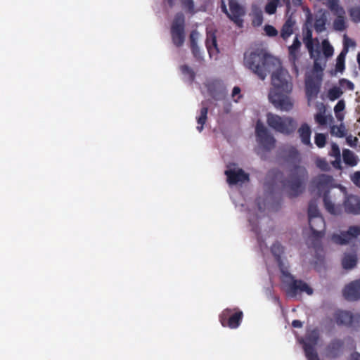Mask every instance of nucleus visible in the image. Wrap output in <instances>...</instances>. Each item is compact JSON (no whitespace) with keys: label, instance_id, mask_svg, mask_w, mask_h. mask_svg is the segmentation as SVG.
<instances>
[{"label":"nucleus","instance_id":"nucleus-13","mask_svg":"<svg viewBox=\"0 0 360 360\" xmlns=\"http://www.w3.org/2000/svg\"><path fill=\"white\" fill-rule=\"evenodd\" d=\"M333 179L331 176L321 174L311 181L313 191H316L319 197L328 195Z\"/></svg>","mask_w":360,"mask_h":360},{"label":"nucleus","instance_id":"nucleus-23","mask_svg":"<svg viewBox=\"0 0 360 360\" xmlns=\"http://www.w3.org/2000/svg\"><path fill=\"white\" fill-rule=\"evenodd\" d=\"M334 15L337 16V18L333 22L334 28L336 30L342 31L345 29V22L344 19V15L345 14V11L344 8L342 7V11H340L339 9L337 10H330Z\"/></svg>","mask_w":360,"mask_h":360},{"label":"nucleus","instance_id":"nucleus-18","mask_svg":"<svg viewBox=\"0 0 360 360\" xmlns=\"http://www.w3.org/2000/svg\"><path fill=\"white\" fill-rule=\"evenodd\" d=\"M227 176V181L231 185L237 184L239 182L243 183L249 181V175L242 169H230L225 171Z\"/></svg>","mask_w":360,"mask_h":360},{"label":"nucleus","instance_id":"nucleus-34","mask_svg":"<svg viewBox=\"0 0 360 360\" xmlns=\"http://www.w3.org/2000/svg\"><path fill=\"white\" fill-rule=\"evenodd\" d=\"M330 133L339 138L344 137L346 135L345 127L342 124L339 126L334 125L331 127Z\"/></svg>","mask_w":360,"mask_h":360},{"label":"nucleus","instance_id":"nucleus-27","mask_svg":"<svg viewBox=\"0 0 360 360\" xmlns=\"http://www.w3.org/2000/svg\"><path fill=\"white\" fill-rule=\"evenodd\" d=\"M202 107L200 109V115L196 117L198 126L197 129L199 132H201L203 129L204 124H205L207 120V112H208V108L206 106L204 103V102H202Z\"/></svg>","mask_w":360,"mask_h":360},{"label":"nucleus","instance_id":"nucleus-25","mask_svg":"<svg viewBox=\"0 0 360 360\" xmlns=\"http://www.w3.org/2000/svg\"><path fill=\"white\" fill-rule=\"evenodd\" d=\"M298 133L303 144L309 146H312L310 140L311 131L307 123H304L301 125L298 129Z\"/></svg>","mask_w":360,"mask_h":360},{"label":"nucleus","instance_id":"nucleus-5","mask_svg":"<svg viewBox=\"0 0 360 360\" xmlns=\"http://www.w3.org/2000/svg\"><path fill=\"white\" fill-rule=\"evenodd\" d=\"M282 283L286 286V293L294 297L299 292H305L307 295L313 293V289L302 280L295 279L294 276L288 271H282Z\"/></svg>","mask_w":360,"mask_h":360},{"label":"nucleus","instance_id":"nucleus-24","mask_svg":"<svg viewBox=\"0 0 360 360\" xmlns=\"http://www.w3.org/2000/svg\"><path fill=\"white\" fill-rule=\"evenodd\" d=\"M295 21L292 20V17H289L282 26L281 30V37L283 40H287L293 33V27Z\"/></svg>","mask_w":360,"mask_h":360},{"label":"nucleus","instance_id":"nucleus-37","mask_svg":"<svg viewBox=\"0 0 360 360\" xmlns=\"http://www.w3.org/2000/svg\"><path fill=\"white\" fill-rule=\"evenodd\" d=\"M181 73L184 75L188 76V79L192 82L195 79V73L191 68L187 65H183L180 67Z\"/></svg>","mask_w":360,"mask_h":360},{"label":"nucleus","instance_id":"nucleus-33","mask_svg":"<svg viewBox=\"0 0 360 360\" xmlns=\"http://www.w3.org/2000/svg\"><path fill=\"white\" fill-rule=\"evenodd\" d=\"M343 94V91L338 86H333L330 88L328 91V97L330 101H335L339 98Z\"/></svg>","mask_w":360,"mask_h":360},{"label":"nucleus","instance_id":"nucleus-54","mask_svg":"<svg viewBox=\"0 0 360 360\" xmlns=\"http://www.w3.org/2000/svg\"><path fill=\"white\" fill-rule=\"evenodd\" d=\"M292 326L294 328H301L302 326V323L300 320H293Z\"/></svg>","mask_w":360,"mask_h":360},{"label":"nucleus","instance_id":"nucleus-22","mask_svg":"<svg viewBox=\"0 0 360 360\" xmlns=\"http://www.w3.org/2000/svg\"><path fill=\"white\" fill-rule=\"evenodd\" d=\"M198 38V33L196 31H192L190 34V48L191 49L193 56L198 60H201L202 56L200 52V48L197 44Z\"/></svg>","mask_w":360,"mask_h":360},{"label":"nucleus","instance_id":"nucleus-28","mask_svg":"<svg viewBox=\"0 0 360 360\" xmlns=\"http://www.w3.org/2000/svg\"><path fill=\"white\" fill-rule=\"evenodd\" d=\"M357 264V257L355 254H346L342 260V266L345 269H352Z\"/></svg>","mask_w":360,"mask_h":360},{"label":"nucleus","instance_id":"nucleus-7","mask_svg":"<svg viewBox=\"0 0 360 360\" xmlns=\"http://www.w3.org/2000/svg\"><path fill=\"white\" fill-rule=\"evenodd\" d=\"M243 318V313L238 308L225 309L219 314V319L224 327H229L231 329L237 328Z\"/></svg>","mask_w":360,"mask_h":360},{"label":"nucleus","instance_id":"nucleus-2","mask_svg":"<svg viewBox=\"0 0 360 360\" xmlns=\"http://www.w3.org/2000/svg\"><path fill=\"white\" fill-rule=\"evenodd\" d=\"M271 85L268 97L274 106L282 111H290L294 102L290 96L292 91L291 76L283 68H278L271 75Z\"/></svg>","mask_w":360,"mask_h":360},{"label":"nucleus","instance_id":"nucleus-58","mask_svg":"<svg viewBox=\"0 0 360 360\" xmlns=\"http://www.w3.org/2000/svg\"><path fill=\"white\" fill-rule=\"evenodd\" d=\"M283 3L286 6L287 12L289 11L290 8V0H282Z\"/></svg>","mask_w":360,"mask_h":360},{"label":"nucleus","instance_id":"nucleus-35","mask_svg":"<svg viewBox=\"0 0 360 360\" xmlns=\"http://www.w3.org/2000/svg\"><path fill=\"white\" fill-rule=\"evenodd\" d=\"M326 18L323 14L320 18H316L314 22V29L317 32H323L326 28Z\"/></svg>","mask_w":360,"mask_h":360},{"label":"nucleus","instance_id":"nucleus-30","mask_svg":"<svg viewBox=\"0 0 360 360\" xmlns=\"http://www.w3.org/2000/svg\"><path fill=\"white\" fill-rule=\"evenodd\" d=\"M344 162L351 167H354L358 164V158L355 154L349 149H344L342 152Z\"/></svg>","mask_w":360,"mask_h":360},{"label":"nucleus","instance_id":"nucleus-56","mask_svg":"<svg viewBox=\"0 0 360 360\" xmlns=\"http://www.w3.org/2000/svg\"><path fill=\"white\" fill-rule=\"evenodd\" d=\"M314 69L316 71H322L323 70L321 65L316 60L314 61Z\"/></svg>","mask_w":360,"mask_h":360},{"label":"nucleus","instance_id":"nucleus-36","mask_svg":"<svg viewBox=\"0 0 360 360\" xmlns=\"http://www.w3.org/2000/svg\"><path fill=\"white\" fill-rule=\"evenodd\" d=\"M271 252L276 259L278 260L283 253V247L278 242L274 243L271 248Z\"/></svg>","mask_w":360,"mask_h":360},{"label":"nucleus","instance_id":"nucleus-19","mask_svg":"<svg viewBox=\"0 0 360 360\" xmlns=\"http://www.w3.org/2000/svg\"><path fill=\"white\" fill-rule=\"evenodd\" d=\"M344 342L341 340H333L326 347L325 353L328 358L335 359L338 357L342 351Z\"/></svg>","mask_w":360,"mask_h":360},{"label":"nucleus","instance_id":"nucleus-44","mask_svg":"<svg viewBox=\"0 0 360 360\" xmlns=\"http://www.w3.org/2000/svg\"><path fill=\"white\" fill-rule=\"evenodd\" d=\"M306 48L307 49L310 56L312 58L314 57V39H309V40H304L303 41Z\"/></svg>","mask_w":360,"mask_h":360},{"label":"nucleus","instance_id":"nucleus-39","mask_svg":"<svg viewBox=\"0 0 360 360\" xmlns=\"http://www.w3.org/2000/svg\"><path fill=\"white\" fill-rule=\"evenodd\" d=\"M315 144L319 148H323L326 143V136L325 134L321 133H317L315 136Z\"/></svg>","mask_w":360,"mask_h":360},{"label":"nucleus","instance_id":"nucleus-21","mask_svg":"<svg viewBox=\"0 0 360 360\" xmlns=\"http://www.w3.org/2000/svg\"><path fill=\"white\" fill-rule=\"evenodd\" d=\"M205 45L207 51L210 56L214 53H219V49L217 42V37L215 33L212 31L207 32V38L205 41Z\"/></svg>","mask_w":360,"mask_h":360},{"label":"nucleus","instance_id":"nucleus-26","mask_svg":"<svg viewBox=\"0 0 360 360\" xmlns=\"http://www.w3.org/2000/svg\"><path fill=\"white\" fill-rule=\"evenodd\" d=\"M323 197V201L326 210L333 215H339L341 213V208L339 206H335L331 201L329 194L325 195Z\"/></svg>","mask_w":360,"mask_h":360},{"label":"nucleus","instance_id":"nucleus-8","mask_svg":"<svg viewBox=\"0 0 360 360\" xmlns=\"http://www.w3.org/2000/svg\"><path fill=\"white\" fill-rule=\"evenodd\" d=\"M185 18L181 13H176L171 26V35L173 44L181 47L185 41Z\"/></svg>","mask_w":360,"mask_h":360},{"label":"nucleus","instance_id":"nucleus-45","mask_svg":"<svg viewBox=\"0 0 360 360\" xmlns=\"http://www.w3.org/2000/svg\"><path fill=\"white\" fill-rule=\"evenodd\" d=\"M330 155L335 157L338 161L340 160V150L339 146L336 143L331 146Z\"/></svg>","mask_w":360,"mask_h":360},{"label":"nucleus","instance_id":"nucleus-31","mask_svg":"<svg viewBox=\"0 0 360 360\" xmlns=\"http://www.w3.org/2000/svg\"><path fill=\"white\" fill-rule=\"evenodd\" d=\"M320 212L318 208L317 202L316 200H311L309 203L308 207V218L309 219L321 217Z\"/></svg>","mask_w":360,"mask_h":360},{"label":"nucleus","instance_id":"nucleus-57","mask_svg":"<svg viewBox=\"0 0 360 360\" xmlns=\"http://www.w3.org/2000/svg\"><path fill=\"white\" fill-rule=\"evenodd\" d=\"M350 360H360V354L354 352L351 355Z\"/></svg>","mask_w":360,"mask_h":360},{"label":"nucleus","instance_id":"nucleus-52","mask_svg":"<svg viewBox=\"0 0 360 360\" xmlns=\"http://www.w3.org/2000/svg\"><path fill=\"white\" fill-rule=\"evenodd\" d=\"M347 143L352 147L356 146L358 139L356 137L349 136L346 139Z\"/></svg>","mask_w":360,"mask_h":360},{"label":"nucleus","instance_id":"nucleus-55","mask_svg":"<svg viewBox=\"0 0 360 360\" xmlns=\"http://www.w3.org/2000/svg\"><path fill=\"white\" fill-rule=\"evenodd\" d=\"M346 42L348 44V47L349 46H355V42L354 41H352V39L346 37V36H345V37L344 45L345 44Z\"/></svg>","mask_w":360,"mask_h":360},{"label":"nucleus","instance_id":"nucleus-14","mask_svg":"<svg viewBox=\"0 0 360 360\" xmlns=\"http://www.w3.org/2000/svg\"><path fill=\"white\" fill-rule=\"evenodd\" d=\"M301 42L297 36L293 40L292 44L288 47V60L292 66V71L295 76L299 75V59Z\"/></svg>","mask_w":360,"mask_h":360},{"label":"nucleus","instance_id":"nucleus-9","mask_svg":"<svg viewBox=\"0 0 360 360\" xmlns=\"http://www.w3.org/2000/svg\"><path fill=\"white\" fill-rule=\"evenodd\" d=\"M309 225L311 231V235L309 237L311 245L314 248L321 246V239L325 233L326 224L322 216L316 217L309 219Z\"/></svg>","mask_w":360,"mask_h":360},{"label":"nucleus","instance_id":"nucleus-53","mask_svg":"<svg viewBox=\"0 0 360 360\" xmlns=\"http://www.w3.org/2000/svg\"><path fill=\"white\" fill-rule=\"evenodd\" d=\"M262 16L261 15H257L253 20V24L260 25L262 22Z\"/></svg>","mask_w":360,"mask_h":360},{"label":"nucleus","instance_id":"nucleus-48","mask_svg":"<svg viewBox=\"0 0 360 360\" xmlns=\"http://www.w3.org/2000/svg\"><path fill=\"white\" fill-rule=\"evenodd\" d=\"M315 121L320 125H325L326 124V117L322 112H318L314 117Z\"/></svg>","mask_w":360,"mask_h":360},{"label":"nucleus","instance_id":"nucleus-11","mask_svg":"<svg viewBox=\"0 0 360 360\" xmlns=\"http://www.w3.org/2000/svg\"><path fill=\"white\" fill-rule=\"evenodd\" d=\"M319 339V333L317 329H314L307 333L302 342L304 353L308 360H319L317 352L315 350V346Z\"/></svg>","mask_w":360,"mask_h":360},{"label":"nucleus","instance_id":"nucleus-40","mask_svg":"<svg viewBox=\"0 0 360 360\" xmlns=\"http://www.w3.org/2000/svg\"><path fill=\"white\" fill-rule=\"evenodd\" d=\"M182 7L190 13H194V3L193 0H180Z\"/></svg>","mask_w":360,"mask_h":360},{"label":"nucleus","instance_id":"nucleus-1","mask_svg":"<svg viewBox=\"0 0 360 360\" xmlns=\"http://www.w3.org/2000/svg\"><path fill=\"white\" fill-rule=\"evenodd\" d=\"M281 157L284 162L293 166L290 170L289 176L283 181V186L288 189L290 198L297 197L304 190V184L308 179L307 170L300 165L301 155L295 147H284L281 150Z\"/></svg>","mask_w":360,"mask_h":360},{"label":"nucleus","instance_id":"nucleus-59","mask_svg":"<svg viewBox=\"0 0 360 360\" xmlns=\"http://www.w3.org/2000/svg\"><path fill=\"white\" fill-rule=\"evenodd\" d=\"M292 4L295 6H300L302 4V0H292Z\"/></svg>","mask_w":360,"mask_h":360},{"label":"nucleus","instance_id":"nucleus-46","mask_svg":"<svg viewBox=\"0 0 360 360\" xmlns=\"http://www.w3.org/2000/svg\"><path fill=\"white\" fill-rule=\"evenodd\" d=\"M264 31L266 35L269 37H276L278 34L277 30L274 26L270 25H265Z\"/></svg>","mask_w":360,"mask_h":360},{"label":"nucleus","instance_id":"nucleus-42","mask_svg":"<svg viewBox=\"0 0 360 360\" xmlns=\"http://www.w3.org/2000/svg\"><path fill=\"white\" fill-rule=\"evenodd\" d=\"M345 108V102L344 100H340L334 107V112L336 117L340 119L339 112L344 110Z\"/></svg>","mask_w":360,"mask_h":360},{"label":"nucleus","instance_id":"nucleus-16","mask_svg":"<svg viewBox=\"0 0 360 360\" xmlns=\"http://www.w3.org/2000/svg\"><path fill=\"white\" fill-rule=\"evenodd\" d=\"M342 295L347 301H357L360 300V279L351 281L345 286Z\"/></svg>","mask_w":360,"mask_h":360},{"label":"nucleus","instance_id":"nucleus-29","mask_svg":"<svg viewBox=\"0 0 360 360\" xmlns=\"http://www.w3.org/2000/svg\"><path fill=\"white\" fill-rule=\"evenodd\" d=\"M348 52V44L346 42L342 51L338 55L336 60L335 70L337 72H342L345 70V56Z\"/></svg>","mask_w":360,"mask_h":360},{"label":"nucleus","instance_id":"nucleus-3","mask_svg":"<svg viewBox=\"0 0 360 360\" xmlns=\"http://www.w3.org/2000/svg\"><path fill=\"white\" fill-rule=\"evenodd\" d=\"M274 58L265 50L257 49L244 54V65L257 77L264 80L271 71V65Z\"/></svg>","mask_w":360,"mask_h":360},{"label":"nucleus","instance_id":"nucleus-47","mask_svg":"<svg viewBox=\"0 0 360 360\" xmlns=\"http://www.w3.org/2000/svg\"><path fill=\"white\" fill-rule=\"evenodd\" d=\"M240 88L239 86H234L232 90L231 96L235 102H238V100L242 97L240 94Z\"/></svg>","mask_w":360,"mask_h":360},{"label":"nucleus","instance_id":"nucleus-17","mask_svg":"<svg viewBox=\"0 0 360 360\" xmlns=\"http://www.w3.org/2000/svg\"><path fill=\"white\" fill-rule=\"evenodd\" d=\"M321 81L314 77H308L305 80V93L308 101L317 98L320 91Z\"/></svg>","mask_w":360,"mask_h":360},{"label":"nucleus","instance_id":"nucleus-51","mask_svg":"<svg viewBox=\"0 0 360 360\" xmlns=\"http://www.w3.org/2000/svg\"><path fill=\"white\" fill-rule=\"evenodd\" d=\"M312 39V30L308 27H307L306 30H303V41Z\"/></svg>","mask_w":360,"mask_h":360},{"label":"nucleus","instance_id":"nucleus-32","mask_svg":"<svg viewBox=\"0 0 360 360\" xmlns=\"http://www.w3.org/2000/svg\"><path fill=\"white\" fill-rule=\"evenodd\" d=\"M282 0H268V3L265 6V12L269 15L274 14L276 12L278 6H282Z\"/></svg>","mask_w":360,"mask_h":360},{"label":"nucleus","instance_id":"nucleus-10","mask_svg":"<svg viewBox=\"0 0 360 360\" xmlns=\"http://www.w3.org/2000/svg\"><path fill=\"white\" fill-rule=\"evenodd\" d=\"M360 236V225L349 226L347 231L334 233L331 236L333 243L345 245L354 242Z\"/></svg>","mask_w":360,"mask_h":360},{"label":"nucleus","instance_id":"nucleus-61","mask_svg":"<svg viewBox=\"0 0 360 360\" xmlns=\"http://www.w3.org/2000/svg\"><path fill=\"white\" fill-rule=\"evenodd\" d=\"M167 2L169 4V6H171V7L173 6V5H174L173 0H167Z\"/></svg>","mask_w":360,"mask_h":360},{"label":"nucleus","instance_id":"nucleus-50","mask_svg":"<svg viewBox=\"0 0 360 360\" xmlns=\"http://www.w3.org/2000/svg\"><path fill=\"white\" fill-rule=\"evenodd\" d=\"M316 165L323 171H327L329 169L328 164L325 160H318L316 162Z\"/></svg>","mask_w":360,"mask_h":360},{"label":"nucleus","instance_id":"nucleus-49","mask_svg":"<svg viewBox=\"0 0 360 360\" xmlns=\"http://www.w3.org/2000/svg\"><path fill=\"white\" fill-rule=\"evenodd\" d=\"M351 180L353 184L358 188H360V172H355L351 176Z\"/></svg>","mask_w":360,"mask_h":360},{"label":"nucleus","instance_id":"nucleus-60","mask_svg":"<svg viewBox=\"0 0 360 360\" xmlns=\"http://www.w3.org/2000/svg\"><path fill=\"white\" fill-rule=\"evenodd\" d=\"M357 63L359 64V68L360 70V52L357 54Z\"/></svg>","mask_w":360,"mask_h":360},{"label":"nucleus","instance_id":"nucleus-15","mask_svg":"<svg viewBox=\"0 0 360 360\" xmlns=\"http://www.w3.org/2000/svg\"><path fill=\"white\" fill-rule=\"evenodd\" d=\"M335 322L338 326H354L355 321H360V315H353L350 311L339 310L335 314Z\"/></svg>","mask_w":360,"mask_h":360},{"label":"nucleus","instance_id":"nucleus-12","mask_svg":"<svg viewBox=\"0 0 360 360\" xmlns=\"http://www.w3.org/2000/svg\"><path fill=\"white\" fill-rule=\"evenodd\" d=\"M255 133L257 141L266 150H271L275 146L276 140L271 135L264 124L258 120L256 124Z\"/></svg>","mask_w":360,"mask_h":360},{"label":"nucleus","instance_id":"nucleus-6","mask_svg":"<svg viewBox=\"0 0 360 360\" xmlns=\"http://www.w3.org/2000/svg\"><path fill=\"white\" fill-rule=\"evenodd\" d=\"M229 8L227 9L224 0H221V10L238 27L243 26V17L245 15L244 6L238 0H227Z\"/></svg>","mask_w":360,"mask_h":360},{"label":"nucleus","instance_id":"nucleus-41","mask_svg":"<svg viewBox=\"0 0 360 360\" xmlns=\"http://www.w3.org/2000/svg\"><path fill=\"white\" fill-rule=\"evenodd\" d=\"M350 15L352 20L356 22H360V8L354 7L350 10Z\"/></svg>","mask_w":360,"mask_h":360},{"label":"nucleus","instance_id":"nucleus-20","mask_svg":"<svg viewBox=\"0 0 360 360\" xmlns=\"http://www.w3.org/2000/svg\"><path fill=\"white\" fill-rule=\"evenodd\" d=\"M343 205L347 213L354 214L360 213V199L357 196L353 195L347 196Z\"/></svg>","mask_w":360,"mask_h":360},{"label":"nucleus","instance_id":"nucleus-4","mask_svg":"<svg viewBox=\"0 0 360 360\" xmlns=\"http://www.w3.org/2000/svg\"><path fill=\"white\" fill-rule=\"evenodd\" d=\"M266 122L271 129L285 135L292 134L296 129V122L290 117H281L269 112L266 115Z\"/></svg>","mask_w":360,"mask_h":360},{"label":"nucleus","instance_id":"nucleus-43","mask_svg":"<svg viewBox=\"0 0 360 360\" xmlns=\"http://www.w3.org/2000/svg\"><path fill=\"white\" fill-rule=\"evenodd\" d=\"M339 84L342 87H346L349 90L353 91L354 89V84L347 79H340L339 80Z\"/></svg>","mask_w":360,"mask_h":360},{"label":"nucleus","instance_id":"nucleus-38","mask_svg":"<svg viewBox=\"0 0 360 360\" xmlns=\"http://www.w3.org/2000/svg\"><path fill=\"white\" fill-rule=\"evenodd\" d=\"M323 53L326 58L331 57L333 54V47L330 44L327 40H323L322 42Z\"/></svg>","mask_w":360,"mask_h":360}]
</instances>
